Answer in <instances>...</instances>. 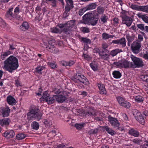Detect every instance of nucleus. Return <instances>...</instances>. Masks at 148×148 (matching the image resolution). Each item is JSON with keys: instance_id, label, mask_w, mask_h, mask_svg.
<instances>
[{"instance_id": "1", "label": "nucleus", "mask_w": 148, "mask_h": 148, "mask_svg": "<svg viewBox=\"0 0 148 148\" xmlns=\"http://www.w3.org/2000/svg\"><path fill=\"white\" fill-rule=\"evenodd\" d=\"M18 66V59L15 57L11 56L4 61L3 68L10 72L12 73L13 71L17 69Z\"/></svg>"}, {"instance_id": "2", "label": "nucleus", "mask_w": 148, "mask_h": 148, "mask_svg": "<svg viewBox=\"0 0 148 148\" xmlns=\"http://www.w3.org/2000/svg\"><path fill=\"white\" fill-rule=\"evenodd\" d=\"M73 81L75 82L80 83L77 86L79 88H84L83 84L88 85L89 82L87 79L83 75L80 73H77L74 77L73 79Z\"/></svg>"}, {"instance_id": "3", "label": "nucleus", "mask_w": 148, "mask_h": 148, "mask_svg": "<svg viewBox=\"0 0 148 148\" xmlns=\"http://www.w3.org/2000/svg\"><path fill=\"white\" fill-rule=\"evenodd\" d=\"M27 118L29 121L32 120V118L39 120L41 117L42 114L39 109L36 108L32 109L27 114Z\"/></svg>"}, {"instance_id": "4", "label": "nucleus", "mask_w": 148, "mask_h": 148, "mask_svg": "<svg viewBox=\"0 0 148 148\" xmlns=\"http://www.w3.org/2000/svg\"><path fill=\"white\" fill-rule=\"evenodd\" d=\"M130 58L133 61L132 67L133 68H140L144 65V63L141 59L136 57L132 55H131Z\"/></svg>"}, {"instance_id": "5", "label": "nucleus", "mask_w": 148, "mask_h": 148, "mask_svg": "<svg viewBox=\"0 0 148 148\" xmlns=\"http://www.w3.org/2000/svg\"><path fill=\"white\" fill-rule=\"evenodd\" d=\"M114 64L119 67H124L125 68L132 67V62H129L126 60H121L118 62H115Z\"/></svg>"}, {"instance_id": "6", "label": "nucleus", "mask_w": 148, "mask_h": 148, "mask_svg": "<svg viewBox=\"0 0 148 148\" xmlns=\"http://www.w3.org/2000/svg\"><path fill=\"white\" fill-rule=\"evenodd\" d=\"M126 12L124 11H123L121 12L122 15L120 17L122 18V23L125 24L128 27H129L131 25L133 21L131 18L127 16L125 14Z\"/></svg>"}, {"instance_id": "7", "label": "nucleus", "mask_w": 148, "mask_h": 148, "mask_svg": "<svg viewBox=\"0 0 148 148\" xmlns=\"http://www.w3.org/2000/svg\"><path fill=\"white\" fill-rule=\"evenodd\" d=\"M141 43L138 40L134 41L131 44V48L132 52L135 54H138L140 51Z\"/></svg>"}, {"instance_id": "8", "label": "nucleus", "mask_w": 148, "mask_h": 148, "mask_svg": "<svg viewBox=\"0 0 148 148\" xmlns=\"http://www.w3.org/2000/svg\"><path fill=\"white\" fill-rule=\"evenodd\" d=\"M74 26L73 20H71L68 22L67 23L65 24V27L63 29V32L67 35L70 34L71 29Z\"/></svg>"}, {"instance_id": "9", "label": "nucleus", "mask_w": 148, "mask_h": 148, "mask_svg": "<svg viewBox=\"0 0 148 148\" xmlns=\"http://www.w3.org/2000/svg\"><path fill=\"white\" fill-rule=\"evenodd\" d=\"M108 118V121L114 127H117L119 126L120 125L119 123L116 118L112 117L111 115L109 116Z\"/></svg>"}, {"instance_id": "10", "label": "nucleus", "mask_w": 148, "mask_h": 148, "mask_svg": "<svg viewBox=\"0 0 148 148\" xmlns=\"http://www.w3.org/2000/svg\"><path fill=\"white\" fill-rule=\"evenodd\" d=\"M0 112L3 117L8 116L10 112V110L8 107H2L0 108Z\"/></svg>"}, {"instance_id": "11", "label": "nucleus", "mask_w": 148, "mask_h": 148, "mask_svg": "<svg viewBox=\"0 0 148 148\" xmlns=\"http://www.w3.org/2000/svg\"><path fill=\"white\" fill-rule=\"evenodd\" d=\"M10 120L8 118H5L3 119L0 120V125L2 127H4L6 129H8V127L10 125Z\"/></svg>"}, {"instance_id": "12", "label": "nucleus", "mask_w": 148, "mask_h": 148, "mask_svg": "<svg viewBox=\"0 0 148 148\" xmlns=\"http://www.w3.org/2000/svg\"><path fill=\"white\" fill-rule=\"evenodd\" d=\"M13 8H10L5 14V16L6 17L10 20H12L13 18H17V17L16 15L12 14V12L13 10Z\"/></svg>"}, {"instance_id": "13", "label": "nucleus", "mask_w": 148, "mask_h": 148, "mask_svg": "<svg viewBox=\"0 0 148 148\" xmlns=\"http://www.w3.org/2000/svg\"><path fill=\"white\" fill-rule=\"evenodd\" d=\"M15 133L12 130H9L5 132L3 134V136L7 138H10L14 137Z\"/></svg>"}, {"instance_id": "14", "label": "nucleus", "mask_w": 148, "mask_h": 148, "mask_svg": "<svg viewBox=\"0 0 148 148\" xmlns=\"http://www.w3.org/2000/svg\"><path fill=\"white\" fill-rule=\"evenodd\" d=\"M54 95L56 100L58 102L62 103L66 99L65 96L62 95Z\"/></svg>"}, {"instance_id": "15", "label": "nucleus", "mask_w": 148, "mask_h": 148, "mask_svg": "<svg viewBox=\"0 0 148 148\" xmlns=\"http://www.w3.org/2000/svg\"><path fill=\"white\" fill-rule=\"evenodd\" d=\"M7 101L9 105L12 106L15 105L16 103L15 99L11 96H9L7 97Z\"/></svg>"}, {"instance_id": "16", "label": "nucleus", "mask_w": 148, "mask_h": 148, "mask_svg": "<svg viewBox=\"0 0 148 148\" xmlns=\"http://www.w3.org/2000/svg\"><path fill=\"white\" fill-rule=\"evenodd\" d=\"M98 86L100 90L99 92L101 94H106L107 92L103 84H98Z\"/></svg>"}, {"instance_id": "17", "label": "nucleus", "mask_w": 148, "mask_h": 148, "mask_svg": "<svg viewBox=\"0 0 148 148\" xmlns=\"http://www.w3.org/2000/svg\"><path fill=\"white\" fill-rule=\"evenodd\" d=\"M47 49L49 52L53 53H57L58 51V49L54 46H48L46 47Z\"/></svg>"}, {"instance_id": "18", "label": "nucleus", "mask_w": 148, "mask_h": 148, "mask_svg": "<svg viewBox=\"0 0 148 148\" xmlns=\"http://www.w3.org/2000/svg\"><path fill=\"white\" fill-rule=\"evenodd\" d=\"M45 101L48 104H52L54 103L56 101L55 95H53L52 97H50L49 96L48 97Z\"/></svg>"}, {"instance_id": "19", "label": "nucleus", "mask_w": 148, "mask_h": 148, "mask_svg": "<svg viewBox=\"0 0 148 148\" xmlns=\"http://www.w3.org/2000/svg\"><path fill=\"white\" fill-rule=\"evenodd\" d=\"M11 54V52L9 51H8L6 52H2L1 53L0 56L2 60H4L8 55Z\"/></svg>"}, {"instance_id": "20", "label": "nucleus", "mask_w": 148, "mask_h": 148, "mask_svg": "<svg viewBox=\"0 0 148 148\" xmlns=\"http://www.w3.org/2000/svg\"><path fill=\"white\" fill-rule=\"evenodd\" d=\"M137 16L139 18H142L145 23H148V17L146 15L139 13L137 14Z\"/></svg>"}, {"instance_id": "21", "label": "nucleus", "mask_w": 148, "mask_h": 148, "mask_svg": "<svg viewBox=\"0 0 148 148\" xmlns=\"http://www.w3.org/2000/svg\"><path fill=\"white\" fill-rule=\"evenodd\" d=\"M129 134L132 136L138 137L139 136V132L137 130L133 129H131L129 130Z\"/></svg>"}, {"instance_id": "22", "label": "nucleus", "mask_w": 148, "mask_h": 148, "mask_svg": "<svg viewBox=\"0 0 148 148\" xmlns=\"http://www.w3.org/2000/svg\"><path fill=\"white\" fill-rule=\"evenodd\" d=\"M122 51H123L121 49H116L111 51L110 53V55L112 57H114L116 56L118 53L122 52Z\"/></svg>"}, {"instance_id": "23", "label": "nucleus", "mask_w": 148, "mask_h": 148, "mask_svg": "<svg viewBox=\"0 0 148 148\" xmlns=\"http://www.w3.org/2000/svg\"><path fill=\"white\" fill-rule=\"evenodd\" d=\"M145 118V116L142 114H140L137 117H136V119L140 123L143 125L145 123V121L144 118Z\"/></svg>"}, {"instance_id": "24", "label": "nucleus", "mask_w": 148, "mask_h": 148, "mask_svg": "<svg viewBox=\"0 0 148 148\" xmlns=\"http://www.w3.org/2000/svg\"><path fill=\"white\" fill-rule=\"evenodd\" d=\"M29 26L27 22H24L21 25V26L20 28L23 31H25L28 29Z\"/></svg>"}, {"instance_id": "25", "label": "nucleus", "mask_w": 148, "mask_h": 148, "mask_svg": "<svg viewBox=\"0 0 148 148\" xmlns=\"http://www.w3.org/2000/svg\"><path fill=\"white\" fill-rule=\"evenodd\" d=\"M140 57L144 58L145 60H148V51H147L143 50L140 54Z\"/></svg>"}, {"instance_id": "26", "label": "nucleus", "mask_w": 148, "mask_h": 148, "mask_svg": "<svg viewBox=\"0 0 148 148\" xmlns=\"http://www.w3.org/2000/svg\"><path fill=\"white\" fill-rule=\"evenodd\" d=\"M97 5L95 3H92L90 4L86 7L87 10H90L95 9L97 7Z\"/></svg>"}, {"instance_id": "27", "label": "nucleus", "mask_w": 148, "mask_h": 148, "mask_svg": "<svg viewBox=\"0 0 148 148\" xmlns=\"http://www.w3.org/2000/svg\"><path fill=\"white\" fill-rule=\"evenodd\" d=\"M103 128L105 129L108 134L112 136L114 135L115 134L114 131L113 130H112V129L109 128L108 126H104L103 127Z\"/></svg>"}, {"instance_id": "28", "label": "nucleus", "mask_w": 148, "mask_h": 148, "mask_svg": "<svg viewBox=\"0 0 148 148\" xmlns=\"http://www.w3.org/2000/svg\"><path fill=\"white\" fill-rule=\"evenodd\" d=\"M62 64L64 66H70L74 64V62L73 61H70L69 62L64 61L62 62Z\"/></svg>"}, {"instance_id": "29", "label": "nucleus", "mask_w": 148, "mask_h": 148, "mask_svg": "<svg viewBox=\"0 0 148 148\" xmlns=\"http://www.w3.org/2000/svg\"><path fill=\"white\" fill-rule=\"evenodd\" d=\"M99 56L101 57V58L104 60H107L109 59V55L107 54H105L99 52Z\"/></svg>"}, {"instance_id": "30", "label": "nucleus", "mask_w": 148, "mask_h": 148, "mask_svg": "<svg viewBox=\"0 0 148 148\" xmlns=\"http://www.w3.org/2000/svg\"><path fill=\"white\" fill-rule=\"evenodd\" d=\"M114 35H111L106 33H104L102 35V38L103 40L108 39L109 38H112L114 37Z\"/></svg>"}, {"instance_id": "31", "label": "nucleus", "mask_w": 148, "mask_h": 148, "mask_svg": "<svg viewBox=\"0 0 148 148\" xmlns=\"http://www.w3.org/2000/svg\"><path fill=\"white\" fill-rule=\"evenodd\" d=\"M112 75L114 78L116 79L119 78L121 76V75L119 71H114L112 73Z\"/></svg>"}, {"instance_id": "32", "label": "nucleus", "mask_w": 148, "mask_h": 148, "mask_svg": "<svg viewBox=\"0 0 148 148\" xmlns=\"http://www.w3.org/2000/svg\"><path fill=\"white\" fill-rule=\"evenodd\" d=\"M119 44L121 45L122 47H125L126 45V40L124 38L119 39Z\"/></svg>"}, {"instance_id": "33", "label": "nucleus", "mask_w": 148, "mask_h": 148, "mask_svg": "<svg viewBox=\"0 0 148 148\" xmlns=\"http://www.w3.org/2000/svg\"><path fill=\"white\" fill-rule=\"evenodd\" d=\"M142 6L138 5L135 4H132L131 5V8L134 10L138 11H142Z\"/></svg>"}, {"instance_id": "34", "label": "nucleus", "mask_w": 148, "mask_h": 148, "mask_svg": "<svg viewBox=\"0 0 148 148\" xmlns=\"http://www.w3.org/2000/svg\"><path fill=\"white\" fill-rule=\"evenodd\" d=\"M45 68L44 66H40L37 67L36 69V71L40 74H41V71Z\"/></svg>"}, {"instance_id": "35", "label": "nucleus", "mask_w": 148, "mask_h": 148, "mask_svg": "<svg viewBox=\"0 0 148 148\" xmlns=\"http://www.w3.org/2000/svg\"><path fill=\"white\" fill-rule=\"evenodd\" d=\"M31 125L33 129L34 130H37L39 127V125L37 122L34 121L33 122Z\"/></svg>"}, {"instance_id": "36", "label": "nucleus", "mask_w": 148, "mask_h": 148, "mask_svg": "<svg viewBox=\"0 0 148 148\" xmlns=\"http://www.w3.org/2000/svg\"><path fill=\"white\" fill-rule=\"evenodd\" d=\"M143 98L142 97L139 95L136 96L135 99V101L138 103L143 102Z\"/></svg>"}, {"instance_id": "37", "label": "nucleus", "mask_w": 148, "mask_h": 148, "mask_svg": "<svg viewBox=\"0 0 148 148\" xmlns=\"http://www.w3.org/2000/svg\"><path fill=\"white\" fill-rule=\"evenodd\" d=\"M85 125L84 123H76L75 124V126L78 130H80L83 128Z\"/></svg>"}, {"instance_id": "38", "label": "nucleus", "mask_w": 148, "mask_h": 148, "mask_svg": "<svg viewBox=\"0 0 148 148\" xmlns=\"http://www.w3.org/2000/svg\"><path fill=\"white\" fill-rule=\"evenodd\" d=\"M26 136L25 134L22 133L18 134L16 137L17 140H19L23 139Z\"/></svg>"}, {"instance_id": "39", "label": "nucleus", "mask_w": 148, "mask_h": 148, "mask_svg": "<svg viewBox=\"0 0 148 148\" xmlns=\"http://www.w3.org/2000/svg\"><path fill=\"white\" fill-rule=\"evenodd\" d=\"M120 105L125 108H128L130 107V105L129 102L127 101H125L122 103Z\"/></svg>"}, {"instance_id": "40", "label": "nucleus", "mask_w": 148, "mask_h": 148, "mask_svg": "<svg viewBox=\"0 0 148 148\" xmlns=\"http://www.w3.org/2000/svg\"><path fill=\"white\" fill-rule=\"evenodd\" d=\"M49 96V94H48L47 92H45L43 94V95L42 98L40 99L41 101H44Z\"/></svg>"}, {"instance_id": "41", "label": "nucleus", "mask_w": 148, "mask_h": 148, "mask_svg": "<svg viewBox=\"0 0 148 148\" xmlns=\"http://www.w3.org/2000/svg\"><path fill=\"white\" fill-rule=\"evenodd\" d=\"M141 79L144 81L148 82V75H143L140 76Z\"/></svg>"}, {"instance_id": "42", "label": "nucleus", "mask_w": 148, "mask_h": 148, "mask_svg": "<svg viewBox=\"0 0 148 148\" xmlns=\"http://www.w3.org/2000/svg\"><path fill=\"white\" fill-rule=\"evenodd\" d=\"M51 30L52 32L56 33L61 32V29H59L57 26L56 27L52 28Z\"/></svg>"}, {"instance_id": "43", "label": "nucleus", "mask_w": 148, "mask_h": 148, "mask_svg": "<svg viewBox=\"0 0 148 148\" xmlns=\"http://www.w3.org/2000/svg\"><path fill=\"white\" fill-rule=\"evenodd\" d=\"M98 132V129L97 128L92 129L88 131L89 134H97Z\"/></svg>"}, {"instance_id": "44", "label": "nucleus", "mask_w": 148, "mask_h": 148, "mask_svg": "<svg viewBox=\"0 0 148 148\" xmlns=\"http://www.w3.org/2000/svg\"><path fill=\"white\" fill-rule=\"evenodd\" d=\"M116 99L119 103L120 105H121V104L123 102L125 101V98L121 97H116Z\"/></svg>"}, {"instance_id": "45", "label": "nucleus", "mask_w": 148, "mask_h": 148, "mask_svg": "<svg viewBox=\"0 0 148 148\" xmlns=\"http://www.w3.org/2000/svg\"><path fill=\"white\" fill-rule=\"evenodd\" d=\"M100 19L103 23H105L107 21L108 19L107 16L105 14L101 16Z\"/></svg>"}, {"instance_id": "46", "label": "nucleus", "mask_w": 148, "mask_h": 148, "mask_svg": "<svg viewBox=\"0 0 148 148\" xmlns=\"http://www.w3.org/2000/svg\"><path fill=\"white\" fill-rule=\"evenodd\" d=\"M49 45L48 46H54L56 44L55 40L54 39H50L48 41Z\"/></svg>"}, {"instance_id": "47", "label": "nucleus", "mask_w": 148, "mask_h": 148, "mask_svg": "<svg viewBox=\"0 0 148 148\" xmlns=\"http://www.w3.org/2000/svg\"><path fill=\"white\" fill-rule=\"evenodd\" d=\"M97 12L99 14H102L104 11V8L101 6H99L97 8Z\"/></svg>"}, {"instance_id": "48", "label": "nucleus", "mask_w": 148, "mask_h": 148, "mask_svg": "<svg viewBox=\"0 0 148 148\" xmlns=\"http://www.w3.org/2000/svg\"><path fill=\"white\" fill-rule=\"evenodd\" d=\"M81 31L84 33H88L89 32V28L85 27H82L81 28Z\"/></svg>"}, {"instance_id": "49", "label": "nucleus", "mask_w": 148, "mask_h": 148, "mask_svg": "<svg viewBox=\"0 0 148 148\" xmlns=\"http://www.w3.org/2000/svg\"><path fill=\"white\" fill-rule=\"evenodd\" d=\"M90 65L92 69L94 71L97 69V65L95 62H92L90 64Z\"/></svg>"}, {"instance_id": "50", "label": "nucleus", "mask_w": 148, "mask_h": 148, "mask_svg": "<svg viewBox=\"0 0 148 148\" xmlns=\"http://www.w3.org/2000/svg\"><path fill=\"white\" fill-rule=\"evenodd\" d=\"M137 27L138 29H140V30L142 31H144L145 30V26L143 24H137Z\"/></svg>"}, {"instance_id": "51", "label": "nucleus", "mask_w": 148, "mask_h": 148, "mask_svg": "<svg viewBox=\"0 0 148 148\" xmlns=\"http://www.w3.org/2000/svg\"><path fill=\"white\" fill-rule=\"evenodd\" d=\"M133 115L135 118H136V117H137L138 116H139L141 114L139 112V111L136 110H134L133 111Z\"/></svg>"}, {"instance_id": "52", "label": "nucleus", "mask_w": 148, "mask_h": 148, "mask_svg": "<svg viewBox=\"0 0 148 148\" xmlns=\"http://www.w3.org/2000/svg\"><path fill=\"white\" fill-rule=\"evenodd\" d=\"M82 40L84 42L86 43L87 44H90L91 42V40L86 38H82Z\"/></svg>"}, {"instance_id": "53", "label": "nucleus", "mask_w": 148, "mask_h": 148, "mask_svg": "<svg viewBox=\"0 0 148 148\" xmlns=\"http://www.w3.org/2000/svg\"><path fill=\"white\" fill-rule=\"evenodd\" d=\"M87 10L86 7H85L83 8L80 9L79 10L78 12V14L80 16H82L83 15L84 12H85Z\"/></svg>"}, {"instance_id": "54", "label": "nucleus", "mask_w": 148, "mask_h": 148, "mask_svg": "<svg viewBox=\"0 0 148 148\" xmlns=\"http://www.w3.org/2000/svg\"><path fill=\"white\" fill-rule=\"evenodd\" d=\"M66 4L72 7L73 5V1L72 0H65Z\"/></svg>"}, {"instance_id": "55", "label": "nucleus", "mask_w": 148, "mask_h": 148, "mask_svg": "<svg viewBox=\"0 0 148 148\" xmlns=\"http://www.w3.org/2000/svg\"><path fill=\"white\" fill-rule=\"evenodd\" d=\"M142 11L148 13V5L146 6H142Z\"/></svg>"}, {"instance_id": "56", "label": "nucleus", "mask_w": 148, "mask_h": 148, "mask_svg": "<svg viewBox=\"0 0 148 148\" xmlns=\"http://www.w3.org/2000/svg\"><path fill=\"white\" fill-rule=\"evenodd\" d=\"M128 41L132 42L134 39L133 37L130 36L129 34H127L126 36Z\"/></svg>"}, {"instance_id": "57", "label": "nucleus", "mask_w": 148, "mask_h": 148, "mask_svg": "<svg viewBox=\"0 0 148 148\" xmlns=\"http://www.w3.org/2000/svg\"><path fill=\"white\" fill-rule=\"evenodd\" d=\"M48 64L49 65L52 69H55L57 68V65L55 63H53L49 62L48 63Z\"/></svg>"}, {"instance_id": "58", "label": "nucleus", "mask_w": 148, "mask_h": 148, "mask_svg": "<svg viewBox=\"0 0 148 148\" xmlns=\"http://www.w3.org/2000/svg\"><path fill=\"white\" fill-rule=\"evenodd\" d=\"M54 93L56 94H59L60 93L61 91L60 90L57 88H55L52 91Z\"/></svg>"}, {"instance_id": "59", "label": "nucleus", "mask_w": 148, "mask_h": 148, "mask_svg": "<svg viewBox=\"0 0 148 148\" xmlns=\"http://www.w3.org/2000/svg\"><path fill=\"white\" fill-rule=\"evenodd\" d=\"M73 6L72 7H71L69 5H66V6L65 8V12H68L70 11L71 9H72L73 8Z\"/></svg>"}, {"instance_id": "60", "label": "nucleus", "mask_w": 148, "mask_h": 148, "mask_svg": "<svg viewBox=\"0 0 148 148\" xmlns=\"http://www.w3.org/2000/svg\"><path fill=\"white\" fill-rule=\"evenodd\" d=\"M133 142L134 143L139 144L141 142V141L139 139L136 138L133 140Z\"/></svg>"}, {"instance_id": "61", "label": "nucleus", "mask_w": 148, "mask_h": 148, "mask_svg": "<svg viewBox=\"0 0 148 148\" xmlns=\"http://www.w3.org/2000/svg\"><path fill=\"white\" fill-rule=\"evenodd\" d=\"M113 21H114V25L116 26H117L119 23V19L116 18H114L113 19Z\"/></svg>"}, {"instance_id": "62", "label": "nucleus", "mask_w": 148, "mask_h": 148, "mask_svg": "<svg viewBox=\"0 0 148 148\" xmlns=\"http://www.w3.org/2000/svg\"><path fill=\"white\" fill-rule=\"evenodd\" d=\"M98 20H92L90 22V23L91 25L92 26L95 25L97 23Z\"/></svg>"}, {"instance_id": "63", "label": "nucleus", "mask_w": 148, "mask_h": 148, "mask_svg": "<svg viewBox=\"0 0 148 148\" xmlns=\"http://www.w3.org/2000/svg\"><path fill=\"white\" fill-rule=\"evenodd\" d=\"M50 1H51V5L54 7H55L56 6L57 1L56 0H51Z\"/></svg>"}, {"instance_id": "64", "label": "nucleus", "mask_w": 148, "mask_h": 148, "mask_svg": "<svg viewBox=\"0 0 148 148\" xmlns=\"http://www.w3.org/2000/svg\"><path fill=\"white\" fill-rule=\"evenodd\" d=\"M86 115H88V116H94L95 115V113L93 112L88 111L86 112Z\"/></svg>"}]
</instances>
